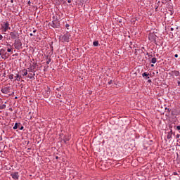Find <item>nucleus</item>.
<instances>
[{"instance_id": "obj_42", "label": "nucleus", "mask_w": 180, "mask_h": 180, "mask_svg": "<svg viewBox=\"0 0 180 180\" xmlns=\"http://www.w3.org/2000/svg\"><path fill=\"white\" fill-rule=\"evenodd\" d=\"M175 58H178V54L174 55Z\"/></svg>"}, {"instance_id": "obj_15", "label": "nucleus", "mask_w": 180, "mask_h": 180, "mask_svg": "<svg viewBox=\"0 0 180 180\" xmlns=\"http://www.w3.org/2000/svg\"><path fill=\"white\" fill-rule=\"evenodd\" d=\"M62 141H63V143H65V144H67V141H70V138L67 136H65Z\"/></svg>"}, {"instance_id": "obj_31", "label": "nucleus", "mask_w": 180, "mask_h": 180, "mask_svg": "<svg viewBox=\"0 0 180 180\" xmlns=\"http://www.w3.org/2000/svg\"><path fill=\"white\" fill-rule=\"evenodd\" d=\"M155 12H158V6H155Z\"/></svg>"}, {"instance_id": "obj_45", "label": "nucleus", "mask_w": 180, "mask_h": 180, "mask_svg": "<svg viewBox=\"0 0 180 180\" xmlns=\"http://www.w3.org/2000/svg\"><path fill=\"white\" fill-rule=\"evenodd\" d=\"M51 51H53L54 50V49L53 48V46H51Z\"/></svg>"}, {"instance_id": "obj_60", "label": "nucleus", "mask_w": 180, "mask_h": 180, "mask_svg": "<svg viewBox=\"0 0 180 180\" xmlns=\"http://www.w3.org/2000/svg\"><path fill=\"white\" fill-rule=\"evenodd\" d=\"M146 54H147V56H148V53H147Z\"/></svg>"}, {"instance_id": "obj_20", "label": "nucleus", "mask_w": 180, "mask_h": 180, "mask_svg": "<svg viewBox=\"0 0 180 180\" xmlns=\"http://www.w3.org/2000/svg\"><path fill=\"white\" fill-rule=\"evenodd\" d=\"M171 115H172V116H175V115L178 116V115H179V113L176 112V110H172Z\"/></svg>"}, {"instance_id": "obj_43", "label": "nucleus", "mask_w": 180, "mask_h": 180, "mask_svg": "<svg viewBox=\"0 0 180 180\" xmlns=\"http://www.w3.org/2000/svg\"><path fill=\"white\" fill-rule=\"evenodd\" d=\"M68 4H71L72 1L71 0H68Z\"/></svg>"}, {"instance_id": "obj_22", "label": "nucleus", "mask_w": 180, "mask_h": 180, "mask_svg": "<svg viewBox=\"0 0 180 180\" xmlns=\"http://www.w3.org/2000/svg\"><path fill=\"white\" fill-rule=\"evenodd\" d=\"M93 46H94V47H98V46H99V41H94L93 42Z\"/></svg>"}, {"instance_id": "obj_38", "label": "nucleus", "mask_w": 180, "mask_h": 180, "mask_svg": "<svg viewBox=\"0 0 180 180\" xmlns=\"http://www.w3.org/2000/svg\"><path fill=\"white\" fill-rule=\"evenodd\" d=\"M134 54H135V56H137V49H135Z\"/></svg>"}, {"instance_id": "obj_48", "label": "nucleus", "mask_w": 180, "mask_h": 180, "mask_svg": "<svg viewBox=\"0 0 180 180\" xmlns=\"http://www.w3.org/2000/svg\"><path fill=\"white\" fill-rule=\"evenodd\" d=\"M59 136H60V137H61V136H64V134H59Z\"/></svg>"}, {"instance_id": "obj_24", "label": "nucleus", "mask_w": 180, "mask_h": 180, "mask_svg": "<svg viewBox=\"0 0 180 180\" xmlns=\"http://www.w3.org/2000/svg\"><path fill=\"white\" fill-rule=\"evenodd\" d=\"M50 63H51V58L47 56L46 64H50Z\"/></svg>"}, {"instance_id": "obj_28", "label": "nucleus", "mask_w": 180, "mask_h": 180, "mask_svg": "<svg viewBox=\"0 0 180 180\" xmlns=\"http://www.w3.org/2000/svg\"><path fill=\"white\" fill-rule=\"evenodd\" d=\"M8 79L12 80L13 79V74H11L10 75L8 76Z\"/></svg>"}, {"instance_id": "obj_35", "label": "nucleus", "mask_w": 180, "mask_h": 180, "mask_svg": "<svg viewBox=\"0 0 180 180\" xmlns=\"http://www.w3.org/2000/svg\"><path fill=\"white\" fill-rule=\"evenodd\" d=\"M179 137H180V135H179V134H176V139H179Z\"/></svg>"}, {"instance_id": "obj_27", "label": "nucleus", "mask_w": 180, "mask_h": 180, "mask_svg": "<svg viewBox=\"0 0 180 180\" xmlns=\"http://www.w3.org/2000/svg\"><path fill=\"white\" fill-rule=\"evenodd\" d=\"M6 108V105L5 104H3L1 105H0V109L2 110V109H5Z\"/></svg>"}, {"instance_id": "obj_53", "label": "nucleus", "mask_w": 180, "mask_h": 180, "mask_svg": "<svg viewBox=\"0 0 180 180\" xmlns=\"http://www.w3.org/2000/svg\"><path fill=\"white\" fill-rule=\"evenodd\" d=\"M148 57H151V58H152V57H153V55H148Z\"/></svg>"}, {"instance_id": "obj_2", "label": "nucleus", "mask_w": 180, "mask_h": 180, "mask_svg": "<svg viewBox=\"0 0 180 180\" xmlns=\"http://www.w3.org/2000/svg\"><path fill=\"white\" fill-rule=\"evenodd\" d=\"M70 37H71V34L70 32H66L63 35L59 37V41L61 43H70Z\"/></svg>"}, {"instance_id": "obj_54", "label": "nucleus", "mask_w": 180, "mask_h": 180, "mask_svg": "<svg viewBox=\"0 0 180 180\" xmlns=\"http://www.w3.org/2000/svg\"><path fill=\"white\" fill-rule=\"evenodd\" d=\"M11 4H13V0H11Z\"/></svg>"}, {"instance_id": "obj_33", "label": "nucleus", "mask_w": 180, "mask_h": 180, "mask_svg": "<svg viewBox=\"0 0 180 180\" xmlns=\"http://www.w3.org/2000/svg\"><path fill=\"white\" fill-rule=\"evenodd\" d=\"M27 5H28L29 6H32V2H30V1H28Z\"/></svg>"}, {"instance_id": "obj_32", "label": "nucleus", "mask_w": 180, "mask_h": 180, "mask_svg": "<svg viewBox=\"0 0 180 180\" xmlns=\"http://www.w3.org/2000/svg\"><path fill=\"white\" fill-rule=\"evenodd\" d=\"M112 84H113V81L112 80H110L108 82V85H112Z\"/></svg>"}, {"instance_id": "obj_12", "label": "nucleus", "mask_w": 180, "mask_h": 180, "mask_svg": "<svg viewBox=\"0 0 180 180\" xmlns=\"http://www.w3.org/2000/svg\"><path fill=\"white\" fill-rule=\"evenodd\" d=\"M10 91L11 89L9 87H4L1 89V91L2 92V94H5L6 95L9 94V92H11Z\"/></svg>"}, {"instance_id": "obj_50", "label": "nucleus", "mask_w": 180, "mask_h": 180, "mask_svg": "<svg viewBox=\"0 0 180 180\" xmlns=\"http://www.w3.org/2000/svg\"><path fill=\"white\" fill-rule=\"evenodd\" d=\"M171 0H165V2H169Z\"/></svg>"}, {"instance_id": "obj_9", "label": "nucleus", "mask_w": 180, "mask_h": 180, "mask_svg": "<svg viewBox=\"0 0 180 180\" xmlns=\"http://www.w3.org/2000/svg\"><path fill=\"white\" fill-rule=\"evenodd\" d=\"M13 130H16L17 129H19V130H23L25 129V127L22 125V123L20 122H16L13 127Z\"/></svg>"}, {"instance_id": "obj_23", "label": "nucleus", "mask_w": 180, "mask_h": 180, "mask_svg": "<svg viewBox=\"0 0 180 180\" xmlns=\"http://www.w3.org/2000/svg\"><path fill=\"white\" fill-rule=\"evenodd\" d=\"M152 64H155L157 63V58H153L151 60Z\"/></svg>"}, {"instance_id": "obj_13", "label": "nucleus", "mask_w": 180, "mask_h": 180, "mask_svg": "<svg viewBox=\"0 0 180 180\" xmlns=\"http://www.w3.org/2000/svg\"><path fill=\"white\" fill-rule=\"evenodd\" d=\"M149 75H150V73L147 72H144L143 74H142V77L143 78H145V79H149Z\"/></svg>"}, {"instance_id": "obj_44", "label": "nucleus", "mask_w": 180, "mask_h": 180, "mask_svg": "<svg viewBox=\"0 0 180 180\" xmlns=\"http://www.w3.org/2000/svg\"><path fill=\"white\" fill-rule=\"evenodd\" d=\"M36 32H37V30H33V33H36Z\"/></svg>"}, {"instance_id": "obj_57", "label": "nucleus", "mask_w": 180, "mask_h": 180, "mask_svg": "<svg viewBox=\"0 0 180 180\" xmlns=\"http://www.w3.org/2000/svg\"><path fill=\"white\" fill-rule=\"evenodd\" d=\"M151 67H154V65H153V64H152V65H151Z\"/></svg>"}, {"instance_id": "obj_17", "label": "nucleus", "mask_w": 180, "mask_h": 180, "mask_svg": "<svg viewBox=\"0 0 180 180\" xmlns=\"http://www.w3.org/2000/svg\"><path fill=\"white\" fill-rule=\"evenodd\" d=\"M165 109V112H167L166 116H169L171 112H172L171 110V109H169V108H168L167 107Z\"/></svg>"}, {"instance_id": "obj_47", "label": "nucleus", "mask_w": 180, "mask_h": 180, "mask_svg": "<svg viewBox=\"0 0 180 180\" xmlns=\"http://www.w3.org/2000/svg\"><path fill=\"white\" fill-rule=\"evenodd\" d=\"M9 110H11V112H12V110H13L12 109V108H10Z\"/></svg>"}, {"instance_id": "obj_21", "label": "nucleus", "mask_w": 180, "mask_h": 180, "mask_svg": "<svg viewBox=\"0 0 180 180\" xmlns=\"http://www.w3.org/2000/svg\"><path fill=\"white\" fill-rule=\"evenodd\" d=\"M21 74L23 77H25L26 75H27V70L23 69L21 72Z\"/></svg>"}, {"instance_id": "obj_29", "label": "nucleus", "mask_w": 180, "mask_h": 180, "mask_svg": "<svg viewBox=\"0 0 180 180\" xmlns=\"http://www.w3.org/2000/svg\"><path fill=\"white\" fill-rule=\"evenodd\" d=\"M174 129H176V130H180V125L174 126Z\"/></svg>"}, {"instance_id": "obj_3", "label": "nucleus", "mask_w": 180, "mask_h": 180, "mask_svg": "<svg viewBox=\"0 0 180 180\" xmlns=\"http://www.w3.org/2000/svg\"><path fill=\"white\" fill-rule=\"evenodd\" d=\"M0 56H1V58L6 60V58H9V56H11V54L6 52V49H0Z\"/></svg>"}, {"instance_id": "obj_51", "label": "nucleus", "mask_w": 180, "mask_h": 180, "mask_svg": "<svg viewBox=\"0 0 180 180\" xmlns=\"http://www.w3.org/2000/svg\"><path fill=\"white\" fill-rule=\"evenodd\" d=\"M10 95H15V92H12V94Z\"/></svg>"}, {"instance_id": "obj_56", "label": "nucleus", "mask_w": 180, "mask_h": 180, "mask_svg": "<svg viewBox=\"0 0 180 180\" xmlns=\"http://www.w3.org/2000/svg\"><path fill=\"white\" fill-rule=\"evenodd\" d=\"M29 143H30V141H27V144L29 145Z\"/></svg>"}, {"instance_id": "obj_58", "label": "nucleus", "mask_w": 180, "mask_h": 180, "mask_svg": "<svg viewBox=\"0 0 180 180\" xmlns=\"http://www.w3.org/2000/svg\"><path fill=\"white\" fill-rule=\"evenodd\" d=\"M171 30H172V31L174 30V28H171Z\"/></svg>"}, {"instance_id": "obj_52", "label": "nucleus", "mask_w": 180, "mask_h": 180, "mask_svg": "<svg viewBox=\"0 0 180 180\" xmlns=\"http://www.w3.org/2000/svg\"><path fill=\"white\" fill-rule=\"evenodd\" d=\"M30 36H31V37L33 36V34H32V33H30Z\"/></svg>"}, {"instance_id": "obj_36", "label": "nucleus", "mask_w": 180, "mask_h": 180, "mask_svg": "<svg viewBox=\"0 0 180 180\" xmlns=\"http://www.w3.org/2000/svg\"><path fill=\"white\" fill-rule=\"evenodd\" d=\"M2 39H4V37L2 36V34H0V40H2Z\"/></svg>"}, {"instance_id": "obj_25", "label": "nucleus", "mask_w": 180, "mask_h": 180, "mask_svg": "<svg viewBox=\"0 0 180 180\" xmlns=\"http://www.w3.org/2000/svg\"><path fill=\"white\" fill-rule=\"evenodd\" d=\"M160 5H161V1H158L155 3V6H158V8H160Z\"/></svg>"}, {"instance_id": "obj_40", "label": "nucleus", "mask_w": 180, "mask_h": 180, "mask_svg": "<svg viewBox=\"0 0 180 180\" xmlns=\"http://www.w3.org/2000/svg\"><path fill=\"white\" fill-rule=\"evenodd\" d=\"M173 175H178V173H177L176 172H174L173 173Z\"/></svg>"}, {"instance_id": "obj_55", "label": "nucleus", "mask_w": 180, "mask_h": 180, "mask_svg": "<svg viewBox=\"0 0 180 180\" xmlns=\"http://www.w3.org/2000/svg\"><path fill=\"white\" fill-rule=\"evenodd\" d=\"M15 99H18V96H15Z\"/></svg>"}, {"instance_id": "obj_8", "label": "nucleus", "mask_w": 180, "mask_h": 180, "mask_svg": "<svg viewBox=\"0 0 180 180\" xmlns=\"http://www.w3.org/2000/svg\"><path fill=\"white\" fill-rule=\"evenodd\" d=\"M37 67V63H34L33 65H30L28 68V72H36V68Z\"/></svg>"}, {"instance_id": "obj_41", "label": "nucleus", "mask_w": 180, "mask_h": 180, "mask_svg": "<svg viewBox=\"0 0 180 180\" xmlns=\"http://www.w3.org/2000/svg\"><path fill=\"white\" fill-rule=\"evenodd\" d=\"M178 86H180V81L177 82Z\"/></svg>"}, {"instance_id": "obj_59", "label": "nucleus", "mask_w": 180, "mask_h": 180, "mask_svg": "<svg viewBox=\"0 0 180 180\" xmlns=\"http://www.w3.org/2000/svg\"><path fill=\"white\" fill-rule=\"evenodd\" d=\"M179 162L180 163V158L179 159Z\"/></svg>"}, {"instance_id": "obj_46", "label": "nucleus", "mask_w": 180, "mask_h": 180, "mask_svg": "<svg viewBox=\"0 0 180 180\" xmlns=\"http://www.w3.org/2000/svg\"><path fill=\"white\" fill-rule=\"evenodd\" d=\"M148 82L150 84L151 82V79H148Z\"/></svg>"}, {"instance_id": "obj_18", "label": "nucleus", "mask_w": 180, "mask_h": 180, "mask_svg": "<svg viewBox=\"0 0 180 180\" xmlns=\"http://www.w3.org/2000/svg\"><path fill=\"white\" fill-rule=\"evenodd\" d=\"M34 75H36L34 72V74L30 73L27 76V78H30V79H34Z\"/></svg>"}, {"instance_id": "obj_34", "label": "nucleus", "mask_w": 180, "mask_h": 180, "mask_svg": "<svg viewBox=\"0 0 180 180\" xmlns=\"http://www.w3.org/2000/svg\"><path fill=\"white\" fill-rule=\"evenodd\" d=\"M70 26V24H66L65 25V27H66V29H68V27Z\"/></svg>"}, {"instance_id": "obj_6", "label": "nucleus", "mask_w": 180, "mask_h": 180, "mask_svg": "<svg viewBox=\"0 0 180 180\" xmlns=\"http://www.w3.org/2000/svg\"><path fill=\"white\" fill-rule=\"evenodd\" d=\"M10 39L11 40H18L19 39V33L17 31H13L10 32Z\"/></svg>"}, {"instance_id": "obj_39", "label": "nucleus", "mask_w": 180, "mask_h": 180, "mask_svg": "<svg viewBox=\"0 0 180 180\" xmlns=\"http://www.w3.org/2000/svg\"><path fill=\"white\" fill-rule=\"evenodd\" d=\"M56 91H61V87L57 88Z\"/></svg>"}, {"instance_id": "obj_1", "label": "nucleus", "mask_w": 180, "mask_h": 180, "mask_svg": "<svg viewBox=\"0 0 180 180\" xmlns=\"http://www.w3.org/2000/svg\"><path fill=\"white\" fill-rule=\"evenodd\" d=\"M49 25L53 29H60V27H61V25L60 24V19H58V17L53 15V20L51 22H49Z\"/></svg>"}, {"instance_id": "obj_7", "label": "nucleus", "mask_w": 180, "mask_h": 180, "mask_svg": "<svg viewBox=\"0 0 180 180\" xmlns=\"http://www.w3.org/2000/svg\"><path fill=\"white\" fill-rule=\"evenodd\" d=\"M148 39L150 41H153L154 44L156 45V46H158V44H157V35H155V34L154 33H150L148 34Z\"/></svg>"}, {"instance_id": "obj_14", "label": "nucleus", "mask_w": 180, "mask_h": 180, "mask_svg": "<svg viewBox=\"0 0 180 180\" xmlns=\"http://www.w3.org/2000/svg\"><path fill=\"white\" fill-rule=\"evenodd\" d=\"M45 91L46 93V98H49V95H50V87L47 86L46 89H45Z\"/></svg>"}, {"instance_id": "obj_19", "label": "nucleus", "mask_w": 180, "mask_h": 180, "mask_svg": "<svg viewBox=\"0 0 180 180\" xmlns=\"http://www.w3.org/2000/svg\"><path fill=\"white\" fill-rule=\"evenodd\" d=\"M14 78H15V81H20L22 76H20L19 74H16Z\"/></svg>"}, {"instance_id": "obj_16", "label": "nucleus", "mask_w": 180, "mask_h": 180, "mask_svg": "<svg viewBox=\"0 0 180 180\" xmlns=\"http://www.w3.org/2000/svg\"><path fill=\"white\" fill-rule=\"evenodd\" d=\"M7 46H8L7 52L8 53H11V54H12V53H13V51H12V46L11 44H8Z\"/></svg>"}, {"instance_id": "obj_11", "label": "nucleus", "mask_w": 180, "mask_h": 180, "mask_svg": "<svg viewBox=\"0 0 180 180\" xmlns=\"http://www.w3.org/2000/svg\"><path fill=\"white\" fill-rule=\"evenodd\" d=\"M11 178L15 180L19 179V172H13L11 174Z\"/></svg>"}, {"instance_id": "obj_30", "label": "nucleus", "mask_w": 180, "mask_h": 180, "mask_svg": "<svg viewBox=\"0 0 180 180\" xmlns=\"http://www.w3.org/2000/svg\"><path fill=\"white\" fill-rule=\"evenodd\" d=\"M56 97L58 98V99H61V94H58L56 95Z\"/></svg>"}, {"instance_id": "obj_4", "label": "nucleus", "mask_w": 180, "mask_h": 180, "mask_svg": "<svg viewBox=\"0 0 180 180\" xmlns=\"http://www.w3.org/2000/svg\"><path fill=\"white\" fill-rule=\"evenodd\" d=\"M9 22L8 21L3 22L1 24V30L3 32H8V30H11V27H9Z\"/></svg>"}, {"instance_id": "obj_5", "label": "nucleus", "mask_w": 180, "mask_h": 180, "mask_svg": "<svg viewBox=\"0 0 180 180\" xmlns=\"http://www.w3.org/2000/svg\"><path fill=\"white\" fill-rule=\"evenodd\" d=\"M13 46L16 50H22V41L20 39H15L14 41Z\"/></svg>"}, {"instance_id": "obj_26", "label": "nucleus", "mask_w": 180, "mask_h": 180, "mask_svg": "<svg viewBox=\"0 0 180 180\" xmlns=\"http://www.w3.org/2000/svg\"><path fill=\"white\" fill-rule=\"evenodd\" d=\"M167 140L172 139V135H171V134H167Z\"/></svg>"}, {"instance_id": "obj_37", "label": "nucleus", "mask_w": 180, "mask_h": 180, "mask_svg": "<svg viewBox=\"0 0 180 180\" xmlns=\"http://www.w3.org/2000/svg\"><path fill=\"white\" fill-rule=\"evenodd\" d=\"M168 134H171L172 136V129H171L170 131Z\"/></svg>"}, {"instance_id": "obj_10", "label": "nucleus", "mask_w": 180, "mask_h": 180, "mask_svg": "<svg viewBox=\"0 0 180 180\" xmlns=\"http://www.w3.org/2000/svg\"><path fill=\"white\" fill-rule=\"evenodd\" d=\"M169 75H171V77H179L180 72L178 70H172L169 73Z\"/></svg>"}, {"instance_id": "obj_49", "label": "nucleus", "mask_w": 180, "mask_h": 180, "mask_svg": "<svg viewBox=\"0 0 180 180\" xmlns=\"http://www.w3.org/2000/svg\"><path fill=\"white\" fill-rule=\"evenodd\" d=\"M58 158H60L58 156H56V160H58Z\"/></svg>"}]
</instances>
